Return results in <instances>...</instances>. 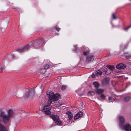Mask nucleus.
Here are the masks:
<instances>
[{
  "label": "nucleus",
  "instance_id": "nucleus-1",
  "mask_svg": "<svg viewBox=\"0 0 131 131\" xmlns=\"http://www.w3.org/2000/svg\"><path fill=\"white\" fill-rule=\"evenodd\" d=\"M42 45V42L41 40H36L35 41H31L25 47H21L17 49L16 51L19 52H22L27 50L29 47H34L38 48L41 46Z\"/></svg>",
  "mask_w": 131,
  "mask_h": 131
},
{
  "label": "nucleus",
  "instance_id": "nucleus-2",
  "mask_svg": "<svg viewBox=\"0 0 131 131\" xmlns=\"http://www.w3.org/2000/svg\"><path fill=\"white\" fill-rule=\"evenodd\" d=\"M7 112L8 115L3 111L0 113V123L3 122L4 124H6L9 121L10 118L13 116L14 113L12 110H9Z\"/></svg>",
  "mask_w": 131,
  "mask_h": 131
},
{
  "label": "nucleus",
  "instance_id": "nucleus-3",
  "mask_svg": "<svg viewBox=\"0 0 131 131\" xmlns=\"http://www.w3.org/2000/svg\"><path fill=\"white\" fill-rule=\"evenodd\" d=\"M47 94L48 95L49 100L48 101V105L50 104L52 102V101H54L59 99L60 98V95L59 94H55L51 91H48L47 92Z\"/></svg>",
  "mask_w": 131,
  "mask_h": 131
},
{
  "label": "nucleus",
  "instance_id": "nucleus-4",
  "mask_svg": "<svg viewBox=\"0 0 131 131\" xmlns=\"http://www.w3.org/2000/svg\"><path fill=\"white\" fill-rule=\"evenodd\" d=\"M50 116L55 122L54 123L56 125H62V122L60 120L58 116L51 115Z\"/></svg>",
  "mask_w": 131,
  "mask_h": 131
},
{
  "label": "nucleus",
  "instance_id": "nucleus-5",
  "mask_svg": "<svg viewBox=\"0 0 131 131\" xmlns=\"http://www.w3.org/2000/svg\"><path fill=\"white\" fill-rule=\"evenodd\" d=\"M49 105H47L44 106L43 109L42 110V111L44 112L46 114L49 115L51 114L50 111L51 110V107H50Z\"/></svg>",
  "mask_w": 131,
  "mask_h": 131
},
{
  "label": "nucleus",
  "instance_id": "nucleus-6",
  "mask_svg": "<svg viewBox=\"0 0 131 131\" xmlns=\"http://www.w3.org/2000/svg\"><path fill=\"white\" fill-rule=\"evenodd\" d=\"M35 93V90L34 88L30 89L25 95V98H27L29 96H33Z\"/></svg>",
  "mask_w": 131,
  "mask_h": 131
},
{
  "label": "nucleus",
  "instance_id": "nucleus-7",
  "mask_svg": "<svg viewBox=\"0 0 131 131\" xmlns=\"http://www.w3.org/2000/svg\"><path fill=\"white\" fill-rule=\"evenodd\" d=\"M120 127L127 131H131V125L129 124H126L121 125Z\"/></svg>",
  "mask_w": 131,
  "mask_h": 131
},
{
  "label": "nucleus",
  "instance_id": "nucleus-8",
  "mask_svg": "<svg viewBox=\"0 0 131 131\" xmlns=\"http://www.w3.org/2000/svg\"><path fill=\"white\" fill-rule=\"evenodd\" d=\"M118 118H119V121L120 123L119 125L120 127L121 125H124L125 122V119L124 117L122 115L119 116H118Z\"/></svg>",
  "mask_w": 131,
  "mask_h": 131
},
{
  "label": "nucleus",
  "instance_id": "nucleus-9",
  "mask_svg": "<svg viewBox=\"0 0 131 131\" xmlns=\"http://www.w3.org/2000/svg\"><path fill=\"white\" fill-rule=\"evenodd\" d=\"M83 115V113L82 112H79L77 114L74 115V119H77L81 117Z\"/></svg>",
  "mask_w": 131,
  "mask_h": 131
},
{
  "label": "nucleus",
  "instance_id": "nucleus-10",
  "mask_svg": "<svg viewBox=\"0 0 131 131\" xmlns=\"http://www.w3.org/2000/svg\"><path fill=\"white\" fill-rule=\"evenodd\" d=\"M94 59L93 56L90 54L87 56L86 57V61L88 62H89L92 61H93Z\"/></svg>",
  "mask_w": 131,
  "mask_h": 131
},
{
  "label": "nucleus",
  "instance_id": "nucleus-11",
  "mask_svg": "<svg viewBox=\"0 0 131 131\" xmlns=\"http://www.w3.org/2000/svg\"><path fill=\"white\" fill-rule=\"evenodd\" d=\"M110 79L109 78H105L102 81V84L105 85L108 84V83Z\"/></svg>",
  "mask_w": 131,
  "mask_h": 131
},
{
  "label": "nucleus",
  "instance_id": "nucleus-12",
  "mask_svg": "<svg viewBox=\"0 0 131 131\" xmlns=\"http://www.w3.org/2000/svg\"><path fill=\"white\" fill-rule=\"evenodd\" d=\"M116 67L117 69H121L125 68L126 67V66L123 64L120 63L117 65Z\"/></svg>",
  "mask_w": 131,
  "mask_h": 131
},
{
  "label": "nucleus",
  "instance_id": "nucleus-13",
  "mask_svg": "<svg viewBox=\"0 0 131 131\" xmlns=\"http://www.w3.org/2000/svg\"><path fill=\"white\" fill-rule=\"evenodd\" d=\"M95 91L97 94H100L102 93L104 91L103 89H98V88L96 89Z\"/></svg>",
  "mask_w": 131,
  "mask_h": 131
},
{
  "label": "nucleus",
  "instance_id": "nucleus-14",
  "mask_svg": "<svg viewBox=\"0 0 131 131\" xmlns=\"http://www.w3.org/2000/svg\"><path fill=\"white\" fill-rule=\"evenodd\" d=\"M7 129L4 125L0 124V131H7Z\"/></svg>",
  "mask_w": 131,
  "mask_h": 131
},
{
  "label": "nucleus",
  "instance_id": "nucleus-15",
  "mask_svg": "<svg viewBox=\"0 0 131 131\" xmlns=\"http://www.w3.org/2000/svg\"><path fill=\"white\" fill-rule=\"evenodd\" d=\"M54 106L55 107H59L62 104V103L60 102L56 101L54 102Z\"/></svg>",
  "mask_w": 131,
  "mask_h": 131
},
{
  "label": "nucleus",
  "instance_id": "nucleus-16",
  "mask_svg": "<svg viewBox=\"0 0 131 131\" xmlns=\"http://www.w3.org/2000/svg\"><path fill=\"white\" fill-rule=\"evenodd\" d=\"M85 49L86 50H83V55L85 56H86L87 55H89L90 51L89 50V48H86Z\"/></svg>",
  "mask_w": 131,
  "mask_h": 131
},
{
  "label": "nucleus",
  "instance_id": "nucleus-17",
  "mask_svg": "<svg viewBox=\"0 0 131 131\" xmlns=\"http://www.w3.org/2000/svg\"><path fill=\"white\" fill-rule=\"evenodd\" d=\"M93 84L94 86L95 87L96 89L98 88L100 85L99 83L97 82H94L93 83Z\"/></svg>",
  "mask_w": 131,
  "mask_h": 131
},
{
  "label": "nucleus",
  "instance_id": "nucleus-18",
  "mask_svg": "<svg viewBox=\"0 0 131 131\" xmlns=\"http://www.w3.org/2000/svg\"><path fill=\"white\" fill-rule=\"evenodd\" d=\"M107 68L106 67H104L103 69V71L105 73V74H108L110 73H111V71H109V72H107Z\"/></svg>",
  "mask_w": 131,
  "mask_h": 131
},
{
  "label": "nucleus",
  "instance_id": "nucleus-19",
  "mask_svg": "<svg viewBox=\"0 0 131 131\" xmlns=\"http://www.w3.org/2000/svg\"><path fill=\"white\" fill-rule=\"evenodd\" d=\"M67 113L68 114V117L69 119H71L72 118L73 115L71 112L67 111Z\"/></svg>",
  "mask_w": 131,
  "mask_h": 131
},
{
  "label": "nucleus",
  "instance_id": "nucleus-20",
  "mask_svg": "<svg viewBox=\"0 0 131 131\" xmlns=\"http://www.w3.org/2000/svg\"><path fill=\"white\" fill-rule=\"evenodd\" d=\"M106 67L107 68L111 71L113 70L114 69V67L113 66L107 65V66Z\"/></svg>",
  "mask_w": 131,
  "mask_h": 131
},
{
  "label": "nucleus",
  "instance_id": "nucleus-21",
  "mask_svg": "<svg viewBox=\"0 0 131 131\" xmlns=\"http://www.w3.org/2000/svg\"><path fill=\"white\" fill-rule=\"evenodd\" d=\"M130 99V97L129 96H128L124 98V100L125 102H127L129 101Z\"/></svg>",
  "mask_w": 131,
  "mask_h": 131
},
{
  "label": "nucleus",
  "instance_id": "nucleus-22",
  "mask_svg": "<svg viewBox=\"0 0 131 131\" xmlns=\"http://www.w3.org/2000/svg\"><path fill=\"white\" fill-rule=\"evenodd\" d=\"M102 73V71H101L98 70L95 72V75L97 76L101 75Z\"/></svg>",
  "mask_w": 131,
  "mask_h": 131
},
{
  "label": "nucleus",
  "instance_id": "nucleus-23",
  "mask_svg": "<svg viewBox=\"0 0 131 131\" xmlns=\"http://www.w3.org/2000/svg\"><path fill=\"white\" fill-rule=\"evenodd\" d=\"M4 21H6L5 25V27L4 28V29H5L6 28L7 26L8 23L9 21V19H5L4 20Z\"/></svg>",
  "mask_w": 131,
  "mask_h": 131
},
{
  "label": "nucleus",
  "instance_id": "nucleus-24",
  "mask_svg": "<svg viewBox=\"0 0 131 131\" xmlns=\"http://www.w3.org/2000/svg\"><path fill=\"white\" fill-rule=\"evenodd\" d=\"M94 92L93 91H89L88 93V94L91 96H93L94 94Z\"/></svg>",
  "mask_w": 131,
  "mask_h": 131
},
{
  "label": "nucleus",
  "instance_id": "nucleus-25",
  "mask_svg": "<svg viewBox=\"0 0 131 131\" xmlns=\"http://www.w3.org/2000/svg\"><path fill=\"white\" fill-rule=\"evenodd\" d=\"M112 17L114 19H116L117 17L115 16V14L114 13H113L112 15Z\"/></svg>",
  "mask_w": 131,
  "mask_h": 131
},
{
  "label": "nucleus",
  "instance_id": "nucleus-26",
  "mask_svg": "<svg viewBox=\"0 0 131 131\" xmlns=\"http://www.w3.org/2000/svg\"><path fill=\"white\" fill-rule=\"evenodd\" d=\"M67 87V86L66 85H62L61 87V90H64L66 89Z\"/></svg>",
  "mask_w": 131,
  "mask_h": 131
},
{
  "label": "nucleus",
  "instance_id": "nucleus-27",
  "mask_svg": "<svg viewBox=\"0 0 131 131\" xmlns=\"http://www.w3.org/2000/svg\"><path fill=\"white\" fill-rule=\"evenodd\" d=\"M101 98L103 100H104L105 99V96L104 94H101Z\"/></svg>",
  "mask_w": 131,
  "mask_h": 131
},
{
  "label": "nucleus",
  "instance_id": "nucleus-28",
  "mask_svg": "<svg viewBox=\"0 0 131 131\" xmlns=\"http://www.w3.org/2000/svg\"><path fill=\"white\" fill-rule=\"evenodd\" d=\"M49 65H46L44 66V69H47L49 68Z\"/></svg>",
  "mask_w": 131,
  "mask_h": 131
},
{
  "label": "nucleus",
  "instance_id": "nucleus-29",
  "mask_svg": "<svg viewBox=\"0 0 131 131\" xmlns=\"http://www.w3.org/2000/svg\"><path fill=\"white\" fill-rule=\"evenodd\" d=\"M130 27H131V25L129 26H128L127 27L124 28L123 29L124 30H127L128 29H129Z\"/></svg>",
  "mask_w": 131,
  "mask_h": 131
},
{
  "label": "nucleus",
  "instance_id": "nucleus-30",
  "mask_svg": "<svg viewBox=\"0 0 131 131\" xmlns=\"http://www.w3.org/2000/svg\"><path fill=\"white\" fill-rule=\"evenodd\" d=\"M4 68V66H3L0 68V73H1L3 72V70Z\"/></svg>",
  "mask_w": 131,
  "mask_h": 131
},
{
  "label": "nucleus",
  "instance_id": "nucleus-31",
  "mask_svg": "<svg viewBox=\"0 0 131 131\" xmlns=\"http://www.w3.org/2000/svg\"><path fill=\"white\" fill-rule=\"evenodd\" d=\"M55 29L56 30H57V31H58L59 30H60V28H58L57 27H56L55 28Z\"/></svg>",
  "mask_w": 131,
  "mask_h": 131
},
{
  "label": "nucleus",
  "instance_id": "nucleus-32",
  "mask_svg": "<svg viewBox=\"0 0 131 131\" xmlns=\"http://www.w3.org/2000/svg\"><path fill=\"white\" fill-rule=\"evenodd\" d=\"M95 75H96L95 74V75L94 74H93L92 75H91L92 77V78H95Z\"/></svg>",
  "mask_w": 131,
  "mask_h": 131
},
{
  "label": "nucleus",
  "instance_id": "nucleus-33",
  "mask_svg": "<svg viewBox=\"0 0 131 131\" xmlns=\"http://www.w3.org/2000/svg\"><path fill=\"white\" fill-rule=\"evenodd\" d=\"M77 46H74V47L75 48V49H74V50H77Z\"/></svg>",
  "mask_w": 131,
  "mask_h": 131
},
{
  "label": "nucleus",
  "instance_id": "nucleus-34",
  "mask_svg": "<svg viewBox=\"0 0 131 131\" xmlns=\"http://www.w3.org/2000/svg\"><path fill=\"white\" fill-rule=\"evenodd\" d=\"M111 99H112V98L111 97H109L108 98V100H111Z\"/></svg>",
  "mask_w": 131,
  "mask_h": 131
},
{
  "label": "nucleus",
  "instance_id": "nucleus-35",
  "mask_svg": "<svg viewBox=\"0 0 131 131\" xmlns=\"http://www.w3.org/2000/svg\"><path fill=\"white\" fill-rule=\"evenodd\" d=\"M107 70H108L107 71V72H109V71H111L108 68H107Z\"/></svg>",
  "mask_w": 131,
  "mask_h": 131
},
{
  "label": "nucleus",
  "instance_id": "nucleus-36",
  "mask_svg": "<svg viewBox=\"0 0 131 131\" xmlns=\"http://www.w3.org/2000/svg\"><path fill=\"white\" fill-rule=\"evenodd\" d=\"M84 48V49H83V50H86V49H85V48Z\"/></svg>",
  "mask_w": 131,
  "mask_h": 131
},
{
  "label": "nucleus",
  "instance_id": "nucleus-37",
  "mask_svg": "<svg viewBox=\"0 0 131 131\" xmlns=\"http://www.w3.org/2000/svg\"><path fill=\"white\" fill-rule=\"evenodd\" d=\"M2 29V27H0V29Z\"/></svg>",
  "mask_w": 131,
  "mask_h": 131
}]
</instances>
